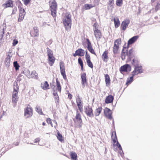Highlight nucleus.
I'll return each instance as SVG.
<instances>
[{
	"mask_svg": "<svg viewBox=\"0 0 160 160\" xmlns=\"http://www.w3.org/2000/svg\"><path fill=\"white\" fill-rule=\"evenodd\" d=\"M81 78L82 79V88H84L85 87V84L87 83L86 74L85 73H83L81 74Z\"/></svg>",
	"mask_w": 160,
	"mask_h": 160,
	"instance_id": "obj_12",
	"label": "nucleus"
},
{
	"mask_svg": "<svg viewBox=\"0 0 160 160\" xmlns=\"http://www.w3.org/2000/svg\"><path fill=\"white\" fill-rule=\"evenodd\" d=\"M128 51L126 47H123L122 49L121 54V57L122 60H124L125 59V57L127 55V52Z\"/></svg>",
	"mask_w": 160,
	"mask_h": 160,
	"instance_id": "obj_15",
	"label": "nucleus"
},
{
	"mask_svg": "<svg viewBox=\"0 0 160 160\" xmlns=\"http://www.w3.org/2000/svg\"><path fill=\"white\" fill-rule=\"evenodd\" d=\"M70 156L71 159L73 160H77V154L74 152H70Z\"/></svg>",
	"mask_w": 160,
	"mask_h": 160,
	"instance_id": "obj_31",
	"label": "nucleus"
},
{
	"mask_svg": "<svg viewBox=\"0 0 160 160\" xmlns=\"http://www.w3.org/2000/svg\"><path fill=\"white\" fill-rule=\"evenodd\" d=\"M31 78H34L35 79H38V74L36 71L34 70L32 71L31 74Z\"/></svg>",
	"mask_w": 160,
	"mask_h": 160,
	"instance_id": "obj_29",
	"label": "nucleus"
},
{
	"mask_svg": "<svg viewBox=\"0 0 160 160\" xmlns=\"http://www.w3.org/2000/svg\"><path fill=\"white\" fill-rule=\"evenodd\" d=\"M61 73L65 72V67L64 63L61 62L59 63Z\"/></svg>",
	"mask_w": 160,
	"mask_h": 160,
	"instance_id": "obj_28",
	"label": "nucleus"
},
{
	"mask_svg": "<svg viewBox=\"0 0 160 160\" xmlns=\"http://www.w3.org/2000/svg\"><path fill=\"white\" fill-rule=\"evenodd\" d=\"M47 122L48 124H50L53 127V126H52V123L51 120L50 118H48L47 119Z\"/></svg>",
	"mask_w": 160,
	"mask_h": 160,
	"instance_id": "obj_52",
	"label": "nucleus"
},
{
	"mask_svg": "<svg viewBox=\"0 0 160 160\" xmlns=\"http://www.w3.org/2000/svg\"><path fill=\"white\" fill-rule=\"evenodd\" d=\"M36 111L39 114H42V112L41 109L39 106H37L35 108Z\"/></svg>",
	"mask_w": 160,
	"mask_h": 160,
	"instance_id": "obj_39",
	"label": "nucleus"
},
{
	"mask_svg": "<svg viewBox=\"0 0 160 160\" xmlns=\"http://www.w3.org/2000/svg\"><path fill=\"white\" fill-rule=\"evenodd\" d=\"M86 41L87 42V48L88 50L92 53L96 54L94 49L92 48L91 43L89 39L87 38Z\"/></svg>",
	"mask_w": 160,
	"mask_h": 160,
	"instance_id": "obj_13",
	"label": "nucleus"
},
{
	"mask_svg": "<svg viewBox=\"0 0 160 160\" xmlns=\"http://www.w3.org/2000/svg\"><path fill=\"white\" fill-rule=\"evenodd\" d=\"M94 34L97 40H99L101 36V33L99 30L94 32Z\"/></svg>",
	"mask_w": 160,
	"mask_h": 160,
	"instance_id": "obj_20",
	"label": "nucleus"
},
{
	"mask_svg": "<svg viewBox=\"0 0 160 160\" xmlns=\"http://www.w3.org/2000/svg\"><path fill=\"white\" fill-rule=\"evenodd\" d=\"M104 110V114L105 115L111 112V110L107 108H106Z\"/></svg>",
	"mask_w": 160,
	"mask_h": 160,
	"instance_id": "obj_45",
	"label": "nucleus"
},
{
	"mask_svg": "<svg viewBox=\"0 0 160 160\" xmlns=\"http://www.w3.org/2000/svg\"><path fill=\"white\" fill-rule=\"evenodd\" d=\"M132 52V49L129 51L128 52H127V56L128 57L130 56Z\"/></svg>",
	"mask_w": 160,
	"mask_h": 160,
	"instance_id": "obj_54",
	"label": "nucleus"
},
{
	"mask_svg": "<svg viewBox=\"0 0 160 160\" xmlns=\"http://www.w3.org/2000/svg\"><path fill=\"white\" fill-rule=\"evenodd\" d=\"M61 75L63 76L64 79L66 78V76L65 74V72L61 73Z\"/></svg>",
	"mask_w": 160,
	"mask_h": 160,
	"instance_id": "obj_58",
	"label": "nucleus"
},
{
	"mask_svg": "<svg viewBox=\"0 0 160 160\" xmlns=\"http://www.w3.org/2000/svg\"><path fill=\"white\" fill-rule=\"evenodd\" d=\"M76 102L79 110L81 112H82L83 111V103L79 97L76 99Z\"/></svg>",
	"mask_w": 160,
	"mask_h": 160,
	"instance_id": "obj_11",
	"label": "nucleus"
},
{
	"mask_svg": "<svg viewBox=\"0 0 160 160\" xmlns=\"http://www.w3.org/2000/svg\"><path fill=\"white\" fill-rule=\"evenodd\" d=\"M113 21L115 24V28H117L118 27L120 24V22L118 18H114Z\"/></svg>",
	"mask_w": 160,
	"mask_h": 160,
	"instance_id": "obj_27",
	"label": "nucleus"
},
{
	"mask_svg": "<svg viewBox=\"0 0 160 160\" xmlns=\"http://www.w3.org/2000/svg\"><path fill=\"white\" fill-rule=\"evenodd\" d=\"M10 58H6L5 59V62L6 65L7 66H9L10 64Z\"/></svg>",
	"mask_w": 160,
	"mask_h": 160,
	"instance_id": "obj_42",
	"label": "nucleus"
},
{
	"mask_svg": "<svg viewBox=\"0 0 160 160\" xmlns=\"http://www.w3.org/2000/svg\"><path fill=\"white\" fill-rule=\"evenodd\" d=\"M55 99L56 100L55 102L56 103H58L59 102V97L58 95H56V96H55L54 97Z\"/></svg>",
	"mask_w": 160,
	"mask_h": 160,
	"instance_id": "obj_56",
	"label": "nucleus"
},
{
	"mask_svg": "<svg viewBox=\"0 0 160 160\" xmlns=\"http://www.w3.org/2000/svg\"><path fill=\"white\" fill-rule=\"evenodd\" d=\"M32 114V110L31 108L27 107L25 109L24 115L27 118L31 117Z\"/></svg>",
	"mask_w": 160,
	"mask_h": 160,
	"instance_id": "obj_10",
	"label": "nucleus"
},
{
	"mask_svg": "<svg viewBox=\"0 0 160 160\" xmlns=\"http://www.w3.org/2000/svg\"><path fill=\"white\" fill-rule=\"evenodd\" d=\"M47 53L48 56L49 63L51 66H52L54 63L55 60V58L53 56L52 52L50 49L47 48Z\"/></svg>",
	"mask_w": 160,
	"mask_h": 160,
	"instance_id": "obj_4",
	"label": "nucleus"
},
{
	"mask_svg": "<svg viewBox=\"0 0 160 160\" xmlns=\"http://www.w3.org/2000/svg\"><path fill=\"white\" fill-rule=\"evenodd\" d=\"M74 121L75 123V126L76 127L80 128L82 127V122L81 118V115L78 111L77 112V114Z\"/></svg>",
	"mask_w": 160,
	"mask_h": 160,
	"instance_id": "obj_3",
	"label": "nucleus"
},
{
	"mask_svg": "<svg viewBox=\"0 0 160 160\" xmlns=\"http://www.w3.org/2000/svg\"><path fill=\"white\" fill-rule=\"evenodd\" d=\"M30 1L31 0H24V3L25 5H27L30 2Z\"/></svg>",
	"mask_w": 160,
	"mask_h": 160,
	"instance_id": "obj_55",
	"label": "nucleus"
},
{
	"mask_svg": "<svg viewBox=\"0 0 160 160\" xmlns=\"http://www.w3.org/2000/svg\"><path fill=\"white\" fill-rule=\"evenodd\" d=\"M119 47L114 45L113 47V52L114 54H117L118 53Z\"/></svg>",
	"mask_w": 160,
	"mask_h": 160,
	"instance_id": "obj_35",
	"label": "nucleus"
},
{
	"mask_svg": "<svg viewBox=\"0 0 160 160\" xmlns=\"http://www.w3.org/2000/svg\"><path fill=\"white\" fill-rule=\"evenodd\" d=\"M113 1V0H109L108 2V4L110 5V7L111 8H113V7L114 4Z\"/></svg>",
	"mask_w": 160,
	"mask_h": 160,
	"instance_id": "obj_46",
	"label": "nucleus"
},
{
	"mask_svg": "<svg viewBox=\"0 0 160 160\" xmlns=\"http://www.w3.org/2000/svg\"><path fill=\"white\" fill-rule=\"evenodd\" d=\"M102 109V108L100 107H99L98 108H96L94 112L95 116H98L100 115Z\"/></svg>",
	"mask_w": 160,
	"mask_h": 160,
	"instance_id": "obj_24",
	"label": "nucleus"
},
{
	"mask_svg": "<svg viewBox=\"0 0 160 160\" xmlns=\"http://www.w3.org/2000/svg\"><path fill=\"white\" fill-rule=\"evenodd\" d=\"M4 33V28L1 29L0 30V44L2 43L5 39V38L3 36Z\"/></svg>",
	"mask_w": 160,
	"mask_h": 160,
	"instance_id": "obj_18",
	"label": "nucleus"
},
{
	"mask_svg": "<svg viewBox=\"0 0 160 160\" xmlns=\"http://www.w3.org/2000/svg\"><path fill=\"white\" fill-rule=\"evenodd\" d=\"M33 34H31V36L32 37H37L39 35L38 30V28L36 27H34L33 28Z\"/></svg>",
	"mask_w": 160,
	"mask_h": 160,
	"instance_id": "obj_23",
	"label": "nucleus"
},
{
	"mask_svg": "<svg viewBox=\"0 0 160 160\" xmlns=\"http://www.w3.org/2000/svg\"><path fill=\"white\" fill-rule=\"evenodd\" d=\"M57 138L59 141L62 142L63 140L62 135L58 132L57 133Z\"/></svg>",
	"mask_w": 160,
	"mask_h": 160,
	"instance_id": "obj_37",
	"label": "nucleus"
},
{
	"mask_svg": "<svg viewBox=\"0 0 160 160\" xmlns=\"http://www.w3.org/2000/svg\"><path fill=\"white\" fill-rule=\"evenodd\" d=\"M116 146L118 148L119 150H121L122 152V147L120 144L119 143L118 141H117V142Z\"/></svg>",
	"mask_w": 160,
	"mask_h": 160,
	"instance_id": "obj_48",
	"label": "nucleus"
},
{
	"mask_svg": "<svg viewBox=\"0 0 160 160\" xmlns=\"http://www.w3.org/2000/svg\"><path fill=\"white\" fill-rule=\"evenodd\" d=\"M87 64H88V66L89 67H90L92 68H93V64H92V62L90 60H87Z\"/></svg>",
	"mask_w": 160,
	"mask_h": 160,
	"instance_id": "obj_44",
	"label": "nucleus"
},
{
	"mask_svg": "<svg viewBox=\"0 0 160 160\" xmlns=\"http://www.w3.org/2000/svg\"><path fill=\"white\" fill-rule=\"evenodd\" d=\"M56 81L57 90L59 92H61V87L60 84V82L58 78L56 79Z\"/></svg>",
	"mask_w": 160,
	"mask_h": 160,
	"instance_id": "obj_30",
	"label": "nucleus"
},
{
	"mask_svg": "<svg viewBox=\"0 0 160 160\" xmlns=\"http://www.w3.org/2000/svg\"><path fill=\"white\" fill-rule=\"evenodd\" d=\"M85 112L87 115L89 117L92 118L94 116L92 110L89 106H87L85 108Z\"/></svg>",
	"mask_w": 160,
	"mask_h": 160,
	"instance_id": "obj_7",
	"label": "nucleus"
},
{
	"mask_svg": "<svg viewBox=\"0 0 160 160\" xmlns=\"http://www.w3.org/2000/svg\"><path fill=\"white\" fill-rule=\"evenodd\" d=\"M41 87L44 90H46L49 88V85L47 81H45L43 84H42Z\"/></svg>",
	"mask_w": 160,
	"mask_h": 160,
	"instance_id": "obj_25",
	"label": "nucleus"
},
{
	"mask_svg": "<svg viewBox=\"0 0 160 160\" xmlns=\"http://www.w3.org/2000/svg\"><path fill=\"white\" fill-rule=\"evenodd\" d=\"M114 99L113 97L111 95L107 97L105 99V102L106 103H109L112 102Z\"/></svg>",
	"mask_w": 160,
	"mask_h": 160,
	"instance_id": "obj_19",
	"label": "nucleus"
},
{
	"mask_svg": "<svg viewBox=\"0 0 160 160\" xmlns=\"http://www.w3.org/2000/svg\"><path fill=\"white\" fill-rule=\"evenodd\" d=\"M160 4L159 3H157L155 8V11L156 12L160 8Z\"/></svg>",
	"mask_w": 160,
	"mask_h": 160,
	"instance_id": "obj_53",
	"label": "nucleus"
},
{
	"mask_svg": "<svg viewBox=\"0 0 160 160\" xmlns=\"http://www.w3.org/2000/svg\"><path fill=\"white\" fill-rule=\"evenodd\" d=\"M105 82L107 86L109 85L110 83V80L109 76L106 74L105 76Z\"/></svg>",
	"mask_w": 160,
	"mask_h": 160,
	"instance_id": "obj_26",
	"label": "nucleus"
},
{
	"mask_svg": "<svg viewBox=\"0 0 160 160\" xmlns=\"http://www.w3.org/2000/svg\"><path fill=\"white\" fill-rule=\"evenodd\" d=\"M18 41L17 40L14 39L13 41V42L12 43L13 45L14 46H15L17 43H18Z\"/></svg>",
	"mask_w": 160,
	"mask_h": 160,
	"instance_id": "obj_57",
	"label": "nucleus"
},
{
	"mask_svg": "<svg viewBox=\"0 0 160 160\" xmlns=\"http://www.w3.org/2000/svg\"><path fill=\"white\" fill-rule=\"evenodd\" d=\"M49 5L51 8L52 15L53 17L56 16L57 3L55 0H50Z\"/></svg>",
	"mask_w": 160,
	"mask_h": 160,
	"instance_id": "obj_2",
	"label": "nucleus"
},
{
	"mask_svg": "<svg viewBox=\"0 0 160 160\" xmlns=\"http://www.w3.org/2000/svg\"><path fill=\"white\" fill-rule=\"evenodd\" d=\"M53 95L54 97L56 96V95H58L57 92H54L53 93Z\"/></svg>",
	"mask_w": 160,
	"mask_h": 160,
	"instance_id": "obj_64",
	"label": "nucleus"
},
{
	"mask_svg": "<svg viewBox=\"0 0 160 160\" xmlns=\"http://www.w3.org/2000/svg\"><path fill=\"white\" fill-rule=\"evenodd\" d=\"M122 0H117L116 5L117 6L120 7L122 6Z\"/></svg>",
	"mask_w": 160,
	"mask_h": 160,
	"instance_id": "obj_43",
	"label": "nucleus"
},
{
	"mask_svg": "<svg viewBox=\"0 0 160 160\" xmlns=\"http://www.w3.org/2000/svg\"><path fill=\"white\" fill-rule=\"evenodd\" d=\"M131 66L128 64H126L121 67L120 68V71L121 72H128L131 71Z\"/></svg>",
	"mask_w": 160,
	"mask_h": 160,
	"instance_id": "obj_8",
	"label": "nucleus"
},
{
	"mask_svg": "<svg viewBox=\"0 0 160 160\" xmlns=\"http://www.w3.org/2000/svg\"><path fill=\"white\" fill-rule=\"evenodd\" d=\"M132 76L130 77V78H128L127 79V82L126 83V84L127 85L129 84L133 81V77L134 76H133L132 73Z\"/></svg>",
	"mask_w": 160,
	"mask_h": 160,
	"instance_id": "obj_32",
	"label": "nucleus"
},
{
	"mask_svg": "<svg viewBox=\"0 0 160 160\" xmlns=\"http://www.w3.org/2000/svg\"><path fill=\"white\" fill-rule=\"evenodd\" d=\"M73 55L75 57H76L77 56H78V53L76 51H75V53H74Z\"/></svg>",
	"mask_w": 160,
	"mask_h": 160,
	"instance_id": "obj_62",
	"label": "nucleus"
},
{
	"mask_svg": "<svg viewBox=\"0 0 160 160\" xmlns=\"http://www.w3.org/2000/svg\"><path fill=\"white\" fill-rule=\"evenodd\" d=\"M19 88L18 87V83L17 82L14 83L13 91L12 93V97H18V91Z\"/></svg>",
	"mask_w": 160,
	"mask_h": 160,
	"instance_id": "obj_14",
	"label": "nucleus"
},
{
	"mask_svg": "<svg viewBox=\"0 0 160 160\" xmlns=\"http://www.w3.org/2000/svg\"><path fill=\"white\" fill-rule=\"evenodd\" d=\"M97 26H98V24L97 23H94L93 25V28H94L95 27H97Z\"/></svg>",
	"mask_w": 160,
	"mask_h": 160,
	"instance_id": "obj_61",
	"label": "nucleus"
},
{
	"mask_svg": "<svg viewBox=\"0 0 160 160\" xmlns=\"http://www.w3.org/2000/svg\"><path fill=\"white\" fill-rule=\"evenodd\" d=\"M63 23L67 31L69 30L71 26V15L68 12L66 13L63 19Z\"/></svg>",
	"mask_w": 160,
	"mask_h": 160,
	"instance_id": "obj_1",
	"label": "nucleus"
},
{
	"mask_svg": "<svg viewBox=\"0 0 160 160\" xmlns=\"http://www.w3.org/2000/svg\"><path fill=\"white\" fill-rule=\"evenodd\" d=\"M142 67L141 65L137 66L134 68V70L132 72L133 76H134L139 73H142Z\"/></svg>",
	"mask_w": 160,
	"mask_h": 160,
	"instance_id": "obj_6",
	"label": "nucleus"
},
{
	"mask_svg": "<svg viewBox=\"0 0 160 160\" xmlns=\"http://www.w3.org/2000/svg\"><path fill=\"white\" fill-rule=\"evenodd\" d=\"M111 113V112L105 115L107 117H108V118L110 119V120H111L112 119Z\"/></svg>",
	"mask_w": 160,
	"mask_h": 160,
	"instance_id": "obj_49",
	"label": "nucleus"
},
{
	"mask_svg": "<svg viewBox=\"0 0 160 160\" xmlns=\"http://www.w3.org/2000/svg\"><path fill=\"white\" fill-rule=\"evenodd\" d=\"M77 52L78 53V56H83L85 54L84 50L82 49H78L76 50Z\"/></svg>",
	"mask_w": 160,
	"mask_h": 160,
	"instance_id": "obj_22",
	"label": "nucleus"
},
{
	"mask_svg": "<svg viewBox=\"0 0 160 160\" xmlns=\"http://www.w3.org/2000/svg\"><path fill=\"white\" fill-rule=\"evenodd\" d=\"M99 30L98 29V26L95 27L93 28V31L94 32Z\"/></svg>",
	"mask_w": 160,
	"mask_h": 160,
	"instance_id": "obj_60",
	"label": "nucleus"
},
{
	"mask_svg": "<svg viewBox=\"0 0 160 160\" xmlns=\"http://www.w3.org/2000/svg\"><path fill=\"white\" fill-rule=\"evenodd\" d=\"M19 14L18 19V22H21L24 19V16L26 14L25 10L22 7H19Z\"/></svg>",
	"mask_w": 160,
	"mask_h": 160,
	"instance_id": "obj_5",
	"label": "nucleus"
},
{
	"mask_svg": "<svg viewBox=\"0 0 160 160\" xmlns=\"http://www.w3.org/2000/svg\"><path fill=\"white\" fill-rule=\"evenodd\" d=\"M93 7L92 4H86L84 6V8L86 10H88Z\"/></svg>",
	"mask_w": 160,
	"mask_h": 160,
	"instance_id": "obj_38",
	"label": "nucleus"
},
{
	"mask_svg": "<svg viewBox=\"0 0 160 160\" xmlns=\"http://www.w3.org/2000/svg\"><path fill=\"white\" fill-rule=\"evenodd\" d=\"M78 62L80 66L83 65L82 61L80 58H79L78 59Z\"/></svg>",
	"mask_w": 160,
	"mask_h": 160,
	"instance_id": "obj_51",
	"label": "nucleus"
},
{
	"mask_svg": "<svg viewBox=\"0 0 160 160\" xmlns=\"http://www.w3.org/2000/svg\"><path fill=\"white\" fill-rule=\"evenodd\" d=\"M17 11V8L16 7H15L12 9V12L11 15H14L16 13Z\"/></svg>",
	"mask_w": 160,
	"mask_h": 160,
	"instance_id": "obj_47",
	"label": "nucleus"
},
{
	"mask_svg": "<svg viewBox=\"0 0 160 160\" xmlns=\"http://www.w3.org/2000/svg\"><path fill=\"white\" fill-rule=\"evenodd\" d=\"M108 52L105 51L102 55V58L103 61L106 62H107L108 60Z\"/></svg>",
	"mask_w": 160,
	"mask_h": 160,
	"instance_id": "obj_16",
	"label": "nucleus"
},
{
	"mask_svg": "<svg viewBox=\"0 0 160 160\" xmlns=\"http://www.w3.org/2000/svg\"><path fill=\"white\" fill-rule=\"evenodd\" d=\"M40 139L39 138H37L36 139H35L34 142L35 143H36L40 141Z\"/></svg>",
	"mask_w": 160,
	"mask_h": 160,
	"instance_id": "obj_59",
	"label": "nucleus"
},
{
	"mask_svg": "<svg viewBox=\"0 0 160 160\" xmlns=\"http://www.w3.org/2000/svg\"><path fill=\"white\" fill-rule=\"evenodd\" d=\"M11 56H12V55H11V53H9L8 54L7 58H10Z\"/></svg>",
	"mask_w": 160,
	"mask_h": 160,
	"instance_id": "obj_63",
	"label": "nucleus"
},
{
	"mask_svg": "<svg viewBox=\"0 0 160 160\" xmlns=\"http://www.w3.org/2000/svg\"><path fill=\"white\" fill-rule=\"evenodd\" d=\"M130 21L128 19H126L122 22L121 28L123 31H124L128 27L129 24L130 23Z\"/></svg>",
	"mask_w": 160,
	"mask_h": 160,
	"instance_id": "obj_9",
	"label": "nucleus"
},
{
	"mask_svg": "<svg viewBox=\"0 0 160 160\" xmlns=\"http://www.w3.org/2000/svg\"><path fill=\"white\" fill-rule=\"evenodd\" d=\"M13 65L14 67L15 68V69L16 70L19 69V68L20 66L18 64V63L17 61H15L13 62Z\"/></svg>",
	"mask_w": 160,
	"mask_h": 160,
	"instance_id": "obj_40",
	"label": "nucleus"
},
{
	"mask_svg": "<svg viewBox=\"0 0 160 160\" xmlns=\"http://www.w3.org/2000/svg\"><path fill=\"white\" fill-rule=\"evenodd\" d=\"M121 42V39L119 38L115 40L114 42V45L119 47Z\"/></svg>",
	"mask_w": 160,
	"mask_h": 160,
	"instance_id": "obj_34",
	"label": "nucleus"
},
{
	"mask_svg": "<svg viewBox=\"0 0 160 160\" xmlns=\"http://www.w3.org/2000/svg\"><path fill=\"white\" fill-rule=\"evenodd\" d=\"M112 138L114 143H115L117 142L116 141L117 140V136L115 132H113L112 133Z\"/></svg>",
	"mask_w": 160,
	"mask_h": 160,
	"instance_id": "obj_33",
	"label": "nucleus"
},
{
	"mask_svg": "<svg viewBox=\"0 0 160 160\" xmlns=\"http://www.w3.org/2000/svg\"><path fill=\"white\" fill-rule=\"evenodd\" d=\"M85 57L86 59V61L87 60H90V57L89 55L88 54V52L87 51H86V55Z\"/></svg>",
	"mask_w": 160,
	"mask_h": 160,
	"instance_id": "obj_50",
	"label": "nucleus"
},
{
	"mask_svg": "<svg viewBox=\"0 0 160 160\" xmlns=\"http://www.w3.org/2000/svg\"><path fill=\"white\" fill-rule=\"evenodd\" d=\"M132 64L135 67L137 66H139L140 65L138 64V61L135 59H133L132 62Z\"/></svg>",
	"mask_w": 160,
	"mask_h": 160,
	"instance_id": "obj_36",
	"label": "nucleus"
},
{
	"mask_svg": "<svg viewBox=\"0 0 160 160\" xmlns=\"http://www.w3.org/2000/svg\"><path fill=\"white\" fill-rule=\"evenodd\" d=\"M18 97H12V102L15 104H16L18 100Z\"/></svg>",
	"mask_w": 160,
	"mask_h": 160,
	"instance_id": "obj_41",
	"label": "nucleus"
},
{
	"mask_svg": "<svg viewBox=\"0 0 160 160\" xmlns=\"http://www.w3.org/2000/svg\"><path fill=\"white\" fill-rule=\"evenodd\" d=\"M3 5L5 6V8L12 7L13 6L12 1L11 0H8Z\"/></svg>",
	"mask_w": 160,
	"mask_h": 160,
	"instance_id": "obj_21",
	"label": "nucleus"
},
{
	"mask_svg": "<svg viewBox=\"0 0 160 160\" xmlns=\"http://www.w3.org/2000/svg\"><path fill=\"white\" fill-rule=\"evenodd\" d=\"M138 36H134L129 39L128 42V45L134 43L138 38Z\"/></svg>",
	"mask_w": 160,
	"mask_h": 160,
	"instance_id": "obj_17",
	"label": "nucleus"
}]
</instances>
